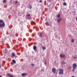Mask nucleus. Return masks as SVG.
I'll list each match as a JSON object with an SVG mask.
<instances>
[{
	"mask_svg": "<svg viewBox=\"0 0 77 77\" xmlns=\"http://www.w3.org/2000/svg\"><path fill=\"white\" fill-rule=\"evenodd\" d=\"M42 48L43 50H45V47L43 46L42 47Z\"/></svg>",
	"mask_w": 77,
	"mask_h": 77,
	"instance_id": "4468645a",
	"label": "nucleus"
},
{
	"mask_svg": "<svg viewBox=\"0 0 77 77\" xmlns=\"http://www.w3.org/2000/svg\"><path fill=\"white\" fill-rule=\"evenodd\" d=\"M42 34L41 33L40 34V37H42Z\"/></svg>",
	"mask_w": 77,
	"mask_h": 77,
	"instance_id": "a211bd4d",
	"label": "nucleus"
},
{
	"mask_svg": "<svg viewBox=\"0 0 77 77\" xmlns=\"http://www.w3.org/2000/svg\"><path fill=\"white\" fill-rule=\"evenodd\" d=\"M59 74H63V70L61 69H59Z\"/></svg>",
	"mask_w": 77,
	"mask_h": 77,
	"instance_id": "7ed1b4c3",
	"label": "nucleus"
},
{
	"mask_svg": "<svg viewBox=\"0 0 77 77\" xmlns=\"http://www.w3.org/2000/svg\"><path fill=\"white\" fill-rule=\"evenodd\" d=\"M70 68H71V66H69Z\"/></svg>",
	"mask_w": 77,
	"mask_h": 77,
	"instance_id": "cd10ccee",
	"label": "nucleus"
},
{
	"mask_svg": "<svg viewBox=\"0 0 77 77\" xmlns=\"http://www.w3.org/2000/svg\"><path fill=\"white\" fill-rule=\"evenodd\" d=\"M5 27V22L3 20H0V27Z\"/></svg>",
	"mask_w": 77,
	"mask_h": 77,
	"instance_id": "f257e3e1",
	"label": "nucleus"
},
{
	"mask_svg": "<svg viewBox=\"0 0 77 77\" xmlns=\"http://www.w3.org/2000/svg\"><path fill=\"white\" fill-rule=\"evenodd\" d=\"M32 23H33V24H34L33 23H34V22H32Z\"/></svg>",
	"mask_w": 77,
	"mask_h": 77,
	"instance_id": "a878e982",
	"label": "nucleus"
},
{
	"mask_svg": "<svg viewBox=\"0 0 77 77\" xmlns=\"http://www.w3.org/2000/svg\"><path fill=\"white\" fill-rule=\"evenodd\" d=\"M9 77H14V76L12 75H11Z\"/></svg>",
	"mask_w": 77,
	"mask_h": 77,
	"instance_id": "aec40b11",
	"label": "nucleus"
},
{
	"mask_svg": "<svg viewBox=\"0 0 77 77\" xmlns=\"http://www.w3.org/2000/svg\"><path fill=\"white\" fill-rule=\"evenodd\" d=\"M63 5H64V6H66V2L63 3Z\"/></svg>",
	"mask_w": 77,
	"mask_h": 77,
	"instance_id": "9d476101",
	"label": "nucleus"
},
{
	"mask_svg": "<svg viewBox=\"0 0 77 77\" xmlns=\"http://www.w3.org/2000/svg\"><path fill=\"white\" fill-rule=\"evenodd\" d=\"M27 75V73H23V74H22V76L23 77H24V76H26V75Z\"/></svg>",
	"mask_w": 77,
	"mask_h": 77,
	"instance_id": "39448f33",
	"label": "nucleus"
},
{
	"mask_svg": "<svg viewBox=\"0 0 77 77\" xmlns=\"http://www.w3.org/2000/svg\"><path fill=\"white\" fill-rule=\"evenodd\" d=\"M3 3H6V0H4L3 1Z\"/></svg>",
	"mask_w": 77,
	"mask_h": 77,
	"instance_id": "6ab92c4d",
	"label": "nucleus"
},
{
	"mask_svg": "<svg viewBox=\"0 0 77 77\" xmlns=\"http://www.w3.org/2000/svg\"><path fill=\"white\" fill-rule=\"evenodd\" d=\"M62 20V19L61 18H60L57 21L58 22V23H60V21H61Z\"/></svg>",
	"mask_w": 77,
	"mask_h": 77,
	"instance_id": "6e6552de",
	"label": "nucleus"
},
{
	"mask_svg": "<svg viewBox=\"0 0 77 77\" xmlns=\"http://www.w3.org/2000/svg\"><path fill=\"white\" fill-rule=\"evenodd\" d=\"M76 58H77V57H73L74 59H76Z\"/></svg>",
	"mask_w": 77,
	"mask_h": 77,
	"instance_id": "4be33fe9",
	"label": "nucleus"
},
{
	"mask_svg": "<svg viewBox=\"0 0 77 77\" xmlns=\"http://www.w3.org/2000/svg\"><path fill=\"white\" fill-rule=\"evenodd\" d=\"M60 57H63V58L65 57V55L64 54L63 55L62 54H61L60 55Z\"/></svg>",
	"mask_w": 77,
	"mask_h": 77,
	"instance_id": "20e7f679",
	"label": "nucleus"
},
{
	"mask_svg": "<svg viewBox=\"0 0 77 77\" xmlns=\"http://www.w3.org/2000/svg\"><path fill=\"white\" fill-rule=\"evenodd\" d=\"M0 77H1V75H0Z\"/></svg>",
	"mask_w": 77,
	"mask_h": 77,
	"instance_id": "c756f323",
	"label": "nucleus"
},
{
	"mask_svg": "<svg viewBox=\"0 0 77 77\" xmlns=\"http://www.w3.org/2000/svg\"><path fill=\"white\" fill-rule=\"evenodd\" d=\"M31 66H35V65L34 64H33V63H32L31 64Z\"/></svg>",
	"mask_w": 77,
	"mask_h": 77,
	"instance_id": "dca6fc26",
	"label": "nucleus"
},
{
	"mask_svg": "<svg viewBox=\"0 0 77 77\" xmlns=\"http://www.w3.org/2000/svg\"><path fill=\"white\" fill-rule=\"evenodd\" d=\"M39 2L40 3H42V0H40V1H39Z\"/></svg>",
	"mask_w": 77,
	"mask_h": 77,
	"instance_id": "412c9836",
	"label": "nucleus"
},
{
	"mask_svg": "<svg viewBox=\"0 0 77 77\" xmlns=\"http://www.w3.org/2000/svg\"><path fill=\"white\" fill-rule=\"evenodd\" d=\"M74 42V39H72V42L73 43V42Z\"/></svg>",
	"mask_w": 77,
	"mask_h": 77,
	"instance_id": "2eb2a0df",
	"label": "nucleus"
},
{
	"mask_svg": "<svg viewBox=\"0 0 77 77\" xmlns=\"http://www.w3.org/2000/svg\"><path fill=\"white\" fill-rule=\"evenodd\" d=\"M12 55L13 57H14V56H15V54L14 53H13L12 54Z\"/></svg>",
	"mask_w": 77,
	"mask_h": 77,
	"instance_id": "1a4fd4ad",
	"label": "nucleus"
},
{
	"mask_svg": "<svg viewBox=\"0 0 77 77\" xmlns=\"http://www.w3.org/2000/svg\"><path fill=\"white\" fill-rule=\"evenodd\" d=\"M8 74H10L9 73H8Z\"/></svg>",
	"mask_w": 77,
	"mask_h": 77,
	"instance_id": "c85d7f7f",
	"label": "nucleus"
},
{
	"mask_svg": "<svg viewBox=\"0 0 77 77\" xmlns=\"http://www.w3.org/2000/svg\"><path fill=\"white\" fill-rule=\"evenodd\" d=\"M1 68V65L0 64V68Z\"/></svg>",
	"mask_w": 77,
	"mask_h": 77,
	"instance_id": "393cba45",
	"label": "nucleus"
},
{
	"mask_svg": "<svg viewBox=\"0 0 77 77\" xmlns=\"http://www.w3.org/2000/svg\"><path fill=\"white\" fill-rule=\"evenodd\" d=\"M29 8L30 9H32V6L30 5H29Z\"/></svg>",
	"mask_w": 77,
	"mask_h": 77,
	"instance_id": "ddd939ff",
	"label": "nucleus"
},
{
	"mask_svg": "<svg viewBox=\"0 0 77 77\" xmlns=\"http://www.w3.org/2000/svg\"><path fill=\"white\" fill-rule=\"evenodd\" d=\"M64 64H65V62H64Z\"/></svg>",
	"mask_w": 77,
	"mask_h": 77,
	"instance_id": "bb28decb",
	"label": "nucleus"
},
{
	"mask_svg": "<svg viewBox=\"0 0 77 77\" xmlns=\"http://www.w3.org/2000/svg\"><path fill=\"white\" fill-rule=\"evenodd\" d=\"M52 71L54 73H55V72H56V69L55 68H53L52 69Z\"/></svg>",
	"mask_w": 77,
	"mask_h": 77,
	"instance_id": "423d86ee",
	"label": "nucleus"
},
{
	"mask_svg": "<svg viewBox=\"0 0 77 77\" xmlns=\"http://www.w3.org/2000/svg\"><path fill=\"white\" fill-rule=\"evenodd\" d=\"M6 52H7L6 50H5V53H6Z\"/></svg>",
	"mask_w": 77,
	"mask_h": 77,
	"instance_id": "5701e85b",
	"label": "nucleus"
},
{
	"mask_svg": "<svg viewBox=\"0 0 77 77\" xmlns=\"http://www.w3.org/2000/svg\"><path fill=\"white\" fill-rule=\"evenodd\" d=\"M26 15H27V17H30V14H27Z\"/></svg>",
	"mask_w": 77,
	"mask_h": 77,
	"instance_id": "f3484780",
	"label": "nucleus"
},
{
	"mask_svg": "<svg viewBox=\"0 0 77 77\" xmlns=\"http://www.w3.org/2000/svg\"><path fill=\"white\" fill-rule=\"evenodd\" d=\"M36 48L37 47L36 46H34L33 47V49L35 51H36Z\"/></svg>",
	"mask_w": 77,
	"mask_h": 77,
	"instance_id": "0eeeda50",
	"label": "nucleus"
},
{
	"mask_svg": "<svg viewBox=\"0 0 77 77\" xmlns=\"http://www.w3.org/2000/svg\"><path fill=\"white\" fill-rule=\"evenodd\" d=\"M60 14H59L57 16V18H60Z\"/></svg>",
	"mask_w": 77,
	"mask_h": 77,
	"instance_id": "9b49d317",
	"label": "nucleus"
},
{
	"mask_svg": "<svg viewBox=\"0 0 77 77\" xmlns=\"http://www.w3.org/2000/svg\"><path fill=\"white\" fill-rule=\"evenodd\" d=\"M12 62H13L14 63H16V62L15 61V60H12Z\"/></svg>",
	"mask_w": 77,
	"mask_h": 77,
	"instance_id": "f8f14e48",
	"label": "nucleus"
},
{
	"mask_svg": "<svg viewBox=\"0 0 77 77\" xmlns=\"http://www.w3.org/2000/svg\"><path fill=\"white\" fill-rule=\"evenodd\" d=\"M17 1H16L15 2V3H17Z\"/></svg>",
	"mask_w": 77,
	"mask_h": 77,
	"instance_id": "b1692460",
	"label": "nucleus"
},
{
	"mask_svg": "<svg viewBox=\"0 0 77 77\" xmlns=\"http://www.w3.org/2000/svg\"><path fill=\"white\" fill-rule=\"evenodd\" d=\"M76 67H77V64L75 63L73 64V72H74L76 69Z\"/></svg>",
	"mask_w": 77,
	"mask_h": 77,
	"instance_id": "f03ea898",
	"label": "nucleus"
}]
</instances>
